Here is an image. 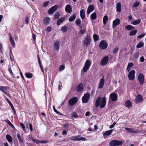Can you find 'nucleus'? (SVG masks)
Here are the masks:
<instances>
[{"mask_svg": "<svg viewBox=\"0 0 146 146\" xmlns=\"http://www.w3.org/2000/svg\"><path fill=\"white\" fill-rule=\"evenodd\" d=\"M106 102V99L105 97H103L101 98L99 97L97 98L96 101L95 106L96 107H98L100 104V108H102L105 106Z\"/></svg>", "mask_w": 146, "mask_h": 146, "instance_id": "nucleus-1", "label": "nucleus"}, {"mask_svg": "<svg viewBox=\"0 0 146 146\" xmlns=\"http://www.w3.org/2000/svg\"><path fill=\"white\" fill-rule=\"evenodd\" d=\"M91 62L89 60H87L85 63L84 66L83 67L82 71L84 72H86L89 69L90 65Z\"/></svg>", "mask_w": 146, "mask_h": 146, "instance_id": "nucleus-2", "label": "nucleus"}, {"mask_svg": "<svg viewBox=\"0 0 146 146\" xmlns=\"http://www.w3.org/2000/svg\"><path fill=\"white\" fill-rule=\"evenodd\" d=\"M92 39L90 35H87L84 39L83 41V44L85 46H87L90 44Z\"/></svg>", "mask_w": 146, "mask_h": 146, "instance_id": "nucleus-3", "label": "nucleus"}, {"mask_svg": "<svg viewBox=\"0 0 146 146\" xmlns=\"http://www.w3.org/2000/svg\"><path fill=\"white\" fill-rule=\"evenodd\" d=\"M122 143L123 142L121 141L114 140L111 141L109 143V145L111 146H115L121 145Z\"/></svg>", "mask_w": 146, "mask_h": 146, "instance_id": "nucleus-4", "label": "nucleus"}, {"mask_svg": "<svg viewBox=\"0 0 146 146\" xmlns=\"http://www.w3.org/2000/svg\"><path fill=\"white\" fill-rule=\"evenodd\" d=\"M71 140L73 141H85L86 140V138L81 137L80 135H79L75 136H73L70 139Z\"/></svg>", "mask_w": 146, "mask_h": 146, "instance_id": "nucleus-5", "label": "nucleus"}, {"mask_svg": "<svg viewBox=\"0 0 146 146\" xmlns=\"http://www.w3.org/2000/svg\"><path fill=\"white\" fill-rule=\"evenodd\" d=\"M135 71L134 70H131L129 72L128 75V77L129 80H134L135 77Z\"/></svg>", "mask_w": 146, "mask_h": 146, "instance_id": "nucleus-6", "label": "nucleus"}, {"mask_svg": "<svg viewBox=\"0 0 146 146\" xmlns=\"http://www.w3.org/2000/svg\"><path fill=\"white\" fill-rule=\"evenodd\" d=\"M90 97V94L88 92H86L82 97V100L83 102L86 103L87 102Z\"/></svg>", "mask_w": 146, "mask_h": 146, "instance_id": "nucleus-7", "label": "nucleus"}, {"mask_svg": "<svg viewBox=\"0 0 146 146\" xmlns=\"http://www.w3.org/2000/svg\"><path fill=\"white\" fill-rule=\"evenodd\" d=\"M138 80L139 84L141 85H143L145 81L144 75L141 73L139 74L138 76Z\"/></svg>", "mask_w": 146, "mask_h": 146, "instance_id": "nucleus-8", "label": "nucleus"}, {"mask_svg": "<svg viewBox=\"0 0 146 146\" xmlns=\"http://www.w3.org/2000/svg\"><path fill=\"white\" fill-rule=\"evenodd\" d=\"M99 46L102 49H106L108 46V44L105 40H102L99 44Z\"/></svg>", "mask_w": 146, "mask_h": 146, "instance_id": "nucleus-9", "label": "nucleus"}, {"mask_svg": "<svg viewBox=\"0 0 146 146\" xmlns=\"http://www.w3.org/2000/svg\"><path fill=\"white\" fill-rule=\"evenodd\" d=\"M60 42L58 40H56L53 43V49L54 50H58L59 49Z\"/></svg>", "mask_w": 146, "mask_h": 146, "instance_id": "nucleus-10", "label": "nucleus"}, {"mask_svg": "<svg viewBox=\"0 0 146 146\" xmlns=\"http://www.w3.org/2000/svg\"><path fill=\"white\" fill-rule=\"evenodd\" d=\"M105 83V80L104 79V76H103L100 80L98 84V88L101 89L103 88Z\"/></svg>", "mask_w": 146, "mask_h": 146, "instance_id": "nucleus-11", "label": "nucleus"}, {"mask_svg": "<svg viewBox=\"0 0 146 146\" xmlns=\"http://www.w3.org/2000/svg\"><path fill=\"white\" fill-rule=\"evenodd\" d=\"M78 101L77 98L74 97L69 100L68 101L69 104L70 106H72L74 104Z\"/></svg>", "mask_w": 146, "mask_h": 146, "instance_id": "nucleus-12", "label": "nucleus"}, {"mask_svg": "<svg viewBox=\"0 0 146 146\" xmlns=\"http://www.w3.org/2000/svg\"><path fill=\"white\" fill-rule=\"evenodd\" d=\"M109 60L108 57V56L104 57L102 60L101 61V64L102 66L105 65L108 62Z\"/></svg>", "mask_w": 146, "mask_h": 146, "instance_id": "nucleus-13", "label": "nucleus"}, {"mask_svg": "<svg viewBox=\"0 0 146 146\" xmlns=\"http://www.w3.org/2000/svg\"><path fill=\"white\" fill-rule=\"evenodd\" d=\"M117 96L115 93H112L110 95V98L113 101H115L117 100Z\"/></svg>", "mask_w": 146, "mask_h": 146, "instance_id": "nucleus-14", "label": "nucleus"}, {"mask_svg": "<svg viewBox=\"0 0 146 146\" xmlns=\"http://www.w3.org/2000/svg\"><path fill=\"white\" fill-rule=\"evenodd\" d=\"M58 8V6L56 5H55L51 7L48 11V13L51 14L53 13Z\"/></svg>", "mask_w": 146, "mask_h": 146, "instance_id": "nucleus-15", "label": "nucleus"}, {"mask_svg": "<svg viewBox=\"0 0 146 146\" xmlns=\"http://www.w3.org/2000/svg\"><path fill=\"white\" fill-rule=\"evenodd\" d=\"M120 20L118 19H116L114 20L113 22V27L114 28L120 23Z\"/></svg>", "mask_w": 146, "mask_h": 146, "instance_id": "nucleus-16", "label": "nucleus"}, {"mask_svg": "<svg viewBox=\"0 0 146 146\" xmlns=\"http://www.w3.org/2000/svg\"><path fill=\"white\" fill-rule=\"evenodd\" d=\"M65 11L66 12L70 13L72 12V8L71 6L69 5H67L65 7Z\"/></svg>", "mask_w": 146, "mask_h": 146, "instance_id": "nucleus-17", "label": "nucleus"}, {"mask_svg": "<svg viewBox=\"0 0 146 146\" xmlns=\"http://www.w3.org/2000/svg\"><path fill=\"white\" fill-rule=\"evenodd\" d=\"M9 39L11 44L13 48H15V41L12 37V36L10 34H9Z\"/></svg>", "mask_w": 146, "mask_h": 146, "instance_id": "nucleus-18", "label": "nucleus"}, {"mask_svg": "<svg viewBox=\"0 0 146 146\" xmlns=\"http://www.w3.org/2000/svg\"><path fill=\"white\" fill-rule=\"evenodd\" d=\"M94 7L92 5L88 7L87 10V15H89L90 13L94 10Z\"/></svg>", "mask_w": 146, "mask_h": 146, "instance_id": "nucleus-19", "label": "nucleus"}, {"mask_svg": "<svg viewBox=\"0 0 146 146\" xmlns=\"http://www.w3.org/2000/svg\"><path fill=\"white\" fill-rule=\"evenodd\" d=\"M116 8L117 11L120 12L121 11V4L120 2L117 3L116 4Z\"/></svg>", "mask_w": 146, "mask_h": 146, "instance_id": "nucleus-20", "label": "nucleus"}, {"mask_svg": "<svg viewBox=\"0 0 146 146\" xmlns=\"http://www.w3.org/2000/svg\"><path fill=\"white\" fill-rule=\"evenodd\" d=\"M135 100L137 102H140L142 101L143 98L140 95H138L135 98Z\"/></svg>", "mask_w": 146, "mask_h": 146, "instance_id": "nucleus-21", "label": "nucleus"}, {"mask_svg": "<svg viewBox=\"0 0 146 146\" xmlns=\"http://www.w3.org/2000/svg\"><path fill=\"white\" fill-rule=\"evenodd\" d=\"M50 20V19L48 17H46L43 20V23L44 25H48L49 23Z\"/></svg>", "mask_w": 146, "mask_h": 146, "instance_id": "nucleus-22", "label": "nucleus"}, {"mask_svg": "<svg viewBox=\"0 0 146 146\" xmlns=\"http://www.w3.org/2000/svg\"><path fill=\"white\" fill-rule=\"evenodd\" d=\"M83 86L82 83L80 84L77 88V90L78 92H81L83 90Z\"/></svg>", "mask_w": 146, "mask_h": 146, "instance_id": "nucleus-23", "label": "nucleus"}, {"mask_svg": "<svg viewBox=\"0 0 146 146\" xmlns=\"http://www.w3.org/2000/svg\"><path fill=\"white\" fill-rule=\"evenodd\" d=\"M0 90L4 92L6 95H8V94L6 92L7 90V88L5 86H0Z\"/></svg>", "mask_w": 146, "mask_h": 146, "instance_id": "nucleus-24", "label": "nucleus"}, {"mask_svg": "<svg viewBox=\"0 0 146 146\" xmlns=\"http://www.w3.org/2000/svg\"><path fill=\"white\" fill-rule=\"evenodd\" d=\"M113 130L111 129L109 130L106 131L103 134L104 136H108L110 135L112 132Z\"/></svg>", "mask_w": 146, "mask_h": 146, "instance_id": "nucleus-25", "label": "nucleus"}, {"mask_svg": "<svg viewBox=\"0 0 146 146\" xmlns=\"http://www.w3.org/2000/svg\"><path fill=\"white\" fill-rule=\"evenodd\" d=\"M80 16L82 19H84L85 18V12L84 9H82L80 11Z\"/></svg>", "mask_w": 146, "mask_h": 146, "instance_id": "nucleus-26", "label": "nucleus"}, {"mask_svg": "<svg viewBox=\"0 0 146 146\" xmlns=\"http://www.w3.org/2000/svg\"><path fill=\"white\" fill-rule=\"evenodd\" d=\"M134 27L131 25H127L125 26V29L128 31H131L134 29Z\"/></svg>", "mask_w": 146, "mask_h": 146, "instance_id": "nucleus-27", "label": "nucleus"}, {"mask_svg": "<svg viewBox=\"0 0 146 146\" xmlns=\"http://www.w3.org/2000/svg\"><path fill=\"white\" fill-rule=\"evenodd\" d=\"M133 66V64L132 62H129L127 66L126 70L129 72L131 69V68Z\"/></svg>", "mask_w": 146, "mask_h": 146, "instance_id": "nucleus-28", "label": "nucleus"}, {"mask_svg": "<svg viewBox=\"0 0 146 146\" xmlns=\"http://www.w3.org/2000/svg\"><path fill=\"white\" fill-rule=\"evenodd\" d=\"M125 129L129 133H136L137 132V131H135L133 128H129L126 127L125 128Z\"/></svg>", "mask_w": 146, "mask_h": 146, "instance_id": "nucleus-29", "label": "nucleus"}, {"mask_svg": "<svg viewBox=\"0 0 146 146\" xmlns=\"http://www.w3.org/2000/svg\"><path fill=\"white\" fill-rule=\"evenodd\" d=\"M65 18L62 17L58 20L57 23V24L58 25H59L61 23H62L64 20Z\"/></svg>", "mask_w": 146, "mask_h": 146, "instance_id": "nucleus-30", "label": "nucleus"}, {"mask_svg": "<svg viewBox=\"0 0 146 146\" xmlns=\"http://www.w3.org/2000/svg\"><path fill=\"white\" fill-rule=\"evenodd\" d=\"M76 18V15L75 14H74L71 16L68 19L70 22H72Z\"/></svg>", "mask_w": 146, "mask_h": 146, "instance_id": "nucleus-31", "label": "nucleus"}, {"mask_svg": "<svg viewBox=\"0 0 146 146\" xmlns=\"http://www.w3.org/2000/svg\"><path fill=\"white\" fill-rule=\"evenodd\" d=\"M68 28L67 26H64L61 27V30L63 33H66L67 31Z\"/></svg>", "mask_w": 146, "mask_h": 146, "instance_id": "nucleus-32", "label": "nucleus"}, {"mask_svg": "<svg viewBox=\"0 0 146 146\" xmlns=\"http://www.w3.org/2000/svg\"><path fill=\"white\" fill-rule=\"evenodd\" d=\"M96 13L94 12L90 16V19L91 20H94L96 18Z\"/></svg>", "mask_w": 146, "mask_h": 146, "instance_id": "nucleus-33", "label": "nucleus"}, {"mask_svg": "<svg viewBox=\"0 0 146 146\" xmlns=\"http://www.w3.org/2000/svg\"><path fill=\"white\" fill-rule=\"evenodd\" d=\"M125 106L128 108L131 107V104L130 101L128 100L127 101L125 104Z\"/></svg>", "mask_w": 146, "mask_h": 146, "instance_id": "nucleus-34", "label": "nucleus"}, {"mask_svg": "<svg viewBox=\"0 0 146 146\" xmlns=\"http://www.w3.org/2000/svg\"><path fill=\"white\" fill-rule=\"evenodd\" d=\"M6 138L9 142H11L12 141V137L11 135L9 134H7Z\"/></svg>", "mask_w": 146, "mask_h": 146, "instance_id": "nucleus-35", "label": "nucleus"}, {"mask_svg": "<svg viewBox=\"0 0 146 146\" xmlns=\"http://www.w3.org/2000/svg\"><path fill=\"white\" fill-rule=\"evenodd\" d=\"M140 19H138L133 21L131 23V24L133 25H137L138 24H139L140 23Z\"/></svg>", "mask_w": 146, "mask_h": 146, "instance_id": "nucleus-36", "label": "nucleus"}, {"mask_svg": "<svg viewBox=\"0 0 146 146\" xmlns=\"http://www.w3.org/2000/svg\"><path fill=\"white\" fill-rule=\"evenodd\" d=\"M108 19V17L106 16H104L103 18V23L104 25L106 24Z\"/></svg>", "mask_w": 146, "mask_h": 146, "instance_id": "nucleus-37", "label": "nucleus"}, {"mask_svg": "<svg viewBox=\"0 0 146 146\" xmlns=\"http://www.w3.org/2000/svg\"><path fill=\"white\" fill-rule=\"evenodd\" d=\"M143 43L142 42H140L137 45L136 47L138 48L143 47Z\"/></svg>", "mask_w": 146, "mask_h": 146, "instance_id": "nucleus-38", "label": "nucleus"}, {"mask_svg": "<svg viewBox=\"0 0 146 146\" xmlns=\"http://www.w3.org/2000/svg\"><path fill=\"white\" fill-rule=\"evenodd\" d=\"M137 32V30H135L134 31H131L129 34L130 36H134Z\"/></svg>", "mask_w": 146, "mask_h": 146, "instance_id": "nucleus-39", "label": "nucleus"}, {"mask_svg": "<svg viewBox=\"0 0 146 146\" xmlns=\"http://www.w3.org/2000/svg\"><path fill=\"white\" fill-rule=\"evenodd\" d=\"M25 75L27 78H32L33 76V75L32 74L29 73H27Z\"/></svg>", "mask_w": 146, "mask_h": 146, "instance_id": "nucleus-40", "label": "nucleus"}, {"mask_svg": "<svg viewBox=\"0 0 146 146\" xmlns=\"http://www.w3.org/2000/svg\"><path fill=\"white\" fill-rule=\"evenodd\" d=\"M93 37L94 41H97L98 40L99 36L96 34H94L93 35Z\"/></svg>", "mask_w": 146, "mask_h": 146, "instance_id": "nucleus-41", "label": "nucleus"}, {"mask_svg": "<svg viewBox=\"0 0 146 146\" xmlns=\"http://www.w3.org/2000/svg\"><path fill=\"white\" fill-rule=\"evenodd\" d=\"M76 25L78 26L81 23V21L80 19H77L76 20Z\"/></svg>", "mask_w": 146, "mask_h": 146, "instance_id": "nucleus-42", "label": "nucleus"}, {"mask_svg": "<svg viewBox=\"0 0 146 146\" xmlns=\"http://www.w3.org/2000/svg\"><path fill=\"white\" fill-rule=\"evenodd\" d=\"M71 116L74 118H77L78 117V115L75 112H73L72 113Z\"/></svg>", "mask_w": 146, "mask_h": 146, "instance_id": "nucleus-43", "label": "nucleus"}, {"mask_svg": "<svg viewBox=\"0 0 146 146\" xmlns=\"http://www.w3.org/2000/svg\"><path fill=\"white\" fill-rule=\"evenodd\" d=\"M38 60L39 64V65L40 67V68H41V70H43V68L42 67V66L41 63V62H40V59L39 56L38 55Z\"/></svg>", "mask_w": 146, "mask_h": 146, "instance_id": "nucleus-44", "label": "nucleus"}, {"mask_svg": "<svg viewBox=\"0 0 146 146\" xmlns=\"http://www.w3.org/2000/svg\"><path fill=\"white\" fill-rule=\"evenodd\" d=\"M86 31V28L81 30L79 32V34L80 35L84 34Z\"/></svg>", "mask_w": 146, "mask_h": 146, "instance_id": "nucleus-45", "label": "nucleus"}, {"mask_svg": "<svg viewBox=\"0 0 146 146\" xmlns=\"http://www.w3.org/2000/svg\"><path fill=\"white\" fill-rule=\"evenodd\" d=\"M139 2L136 1L134 3L133 7H137L139 5Z\"/></svg>", "mask_w": 146, "mask_h": 146, "instance_id": "nucleus-46", "label": "nucleus"}, {"mask_svg": "<svg viewBox=\"0 0 146 146\" xmlns=\"http://www.w3.org/2000/svg\"><path fill=\"white\" fill-rule=\"evenodd\" d=\"M17 138L19 139V141H20L21 142H23L22 139L21 137V136L19 134H17Z\"/></svg>", "mask_w": 146, "mask_h": 146, "instance_id": "nucleus-47", "label": "nucleus"}, {"mask_svg": "<svg viewBox=\"0 0 146 146\" xmlns=\"http://www.w3.org/2000/svg\"><path fill=\"white\" fill-rule=\"evenodd\" d=\"M49 3V1H46L43 3V6L44 7H47Z\"/></svg>", "mask_w": 146, "mask_h": 146, "instance_id": "nucleus-48", "label": "nucleus"}, {"mask_svg": "<svg viewBox=\"0 0 146 146\" xmlns=\"http://www.w3.org/2000/svg\"><path fill=\"white\" fill-rule=\"evenodd\" d=\"M60 15L58 12H56L54 15V16L56 19H57L59 17Z\"/></svg>", "mask_w": 146, "mask_h": 146, "instance_id": "nucleus-49", "label": "nucleus"}, {"mask_svg": "<svg viewBox=\"0 0 146 146\" xmlns=\"http://www.w3.org/2000/svg\"><path fill=\"white\" fill-rule=\"evenodd\" d=\"M29 18L27 16L25 17V24L27 25H28L29 24Z\"/></svg>", "mask_w": 146, "mask_h": 146, "instance_id": "nucleus-50", "label": "nucleus"}, {"mask_svg": "<svg viewBox=\"0 0 146 146\" xmlns=\"http://www.w3.org/2000/svg\"><path fill=\"white\" fill-rule=\"evenodd\" d=\"M32 140L33 142H35L37 144L39 143V140H37L34 138H32Z\"/></svg>", "mask_w": 146, "mask_h": 146, "instance_id": "nucleus-51", "label": "nucleus"}, {"mask_svg": "<svg viewBox=\"0 0 146 146\" xmlns=\"http://www.w3.org/2000/svg\"><path fill=\"white\" fill-rule=\"evenodd\" d=\"M65 68V66L64 65H61L60 67L59 70L60 71H61L63 70Z\"/></svg>", "mask_w": 146, "mask_h": 146, "instance_id": "nucleus-52", "label": "nucleus"}, {"mask_svg": "<svg viewBox=\"0 0 146 146\" xmlns=\"http://www.w3.org/2000/svg\"><path fill=\"white\" fill-rule=\"evenodd\" d=\"M8 71L10 73L12 76H13L14 75L13 74L12 71L11 69V68H9Z\"/></svg>", "mask_w": 146, "mask_h": 146, "instance_id": "nucleus-53", "label": "nucleus"}, {"mask_svg": "<svg viewBox=\"0 0 146 146\" xmlns=\"http://www.w3.org/2000/svg\"><path fill=\"white\" fill-rule=\"evenodd\" d=\"M118 50V48H115L114 49L113 51V53H117Z\"/></svg>", "mask_w": 146, "mask_h": 146, "instance_id": "nucleus-54", "label": "nucleus"}, {"mask_svg": "<svg viewBox=\"0 0 146 146\" xmlns=\"http://www.w3.org/2000/svg\"><path fill=\"white\" fill-rule=\"evenodd\" d=\"M53 108L54 111L56 112L58 114H60V113L59 111H58L57 110L55 109L54 106H53Z\"/></svg>", "mask_w": 146, "mask_h": 146, "instance_id": "nucleus-55", "label": "nucleus"}, {"mask_svg": "<svg viewBox=\"0 0 146 146\" xmlns=\"http://www.w3.org/2000/svg\"><path fill=\"white\" fill-rule=\"evenodd\" d=\"M145 35V34H142L141 35H139L137 37V38H142Z\"/></svg>", "mask_w": 146, "mask_h": 146, "instance_id": "nucleus-56", "label": "nucleus"}, {"mask_svg": "<svg viewBox=\"0 0 146 146\" xmlns=\"http://www.w3.org/2000/svg\"><path fill=\"white\" fill-rule=\"evenodd\" d=\"M48 141H43V140H42L40 141H39V143H48Z\"/></svg>", "mask_w": 146, "mask_h": 146, "instance_id": "nucleus-57", "label": "nucleus"}, {"mask_svg": "<svg viewBox=\"0 0 146 146\" xmlns=\"http://www.w3.org/2000/svg\"><path fill=\"white\" fill-rule=\"evenodd\" d=\"M29 128L30 131L32 132L33 131V127H32V124L31 123H30L29 124Z\"/></svg>", "mask_w": 146, "mask_h": 146, "instance_id": "nucleus-58", "label": "nucleus"}, {"mask_svg": "<svg viewBox=\"0 0 146 146\" xmlns=\"http://www.w3.org/2000/svg\"><path fill=\"white\" fill-rule=\"evenodd\" d=\"M20 125L23 129V130L25 131V127L24 124L23 123H21Z\"/></svg>", "mask_w": 146, "mask_h": 146, "instance_id": "nucleus-59", "label": "nucleus"}, {"mask_svg": "<svg viewBox=\"0 0 146 146\" xmlns=\"http://www.w3.org/2000/svg\"><path fill=\"white\" fill-rule=\"evenodd\" d=\"M51 30V28L50 27H48L46 29V31L48 32H50Z\"/></svg>", "mask_w": 146, "mask_h": 146, "instance_id": "nucleus-60", "label": "nucleus"}, {"mask_svg": "<svg viewBox=\"0 0 146 146\" xmlns=\"http://www.w3.org/2000/svg\"><path fill=\"white\" fill-rule=\"evenodd\" d=\"M140 61L142 62H143L144 60V57L143 56L141 57L140 58Z\"/></svg>", "mask_w": 146, "mask_h": 146, "instance_id": "nucleus-61", "label": "nucleus"}, {"mask_svg": "<svg viewBox=\"0 0 146 146\" xmlns=\"http://www.w3.org/2000/svg\"><path fill=\"white\" fill-rule=\"evenodd\" d=\"M7 123L11 127L13 126V124L11 123V122L9 121L8 120L7 121Z\"/></svg>", "mask_w": 146, "mask_h": 146, "instance_id": "nucleus-62", "label": "nucleus"}, {"mask_svg": "<svg viewBox=\"0 0 146 146\" xmlns=\"http://www.w3.org/2000/svg\"><path fill=\"white\" fill-rule=\"evenodd\" d=\"M115 124V123L114 122L110 126V128L111 129L113 128L114 127Z\"/></svg>", "mask_w": 146, "mask_h": 146, "instance_id": "nucleus-63", "label": "nucleus"}, {"mask_svg": "<svg viewBox=\"0 0 146 146\" xmlns=\"http://www.w3.org/2000/svg\"><path fill=\"white\" fill-rule=\"evenodd\" d=\"M67 133V131L66 130H64L62 132V135H66Z\"/></svg>", "mask_w": 146, "mask_h": 146, "instance_id": "nucleus-64", "label": "nucleus"}]
</instances>
